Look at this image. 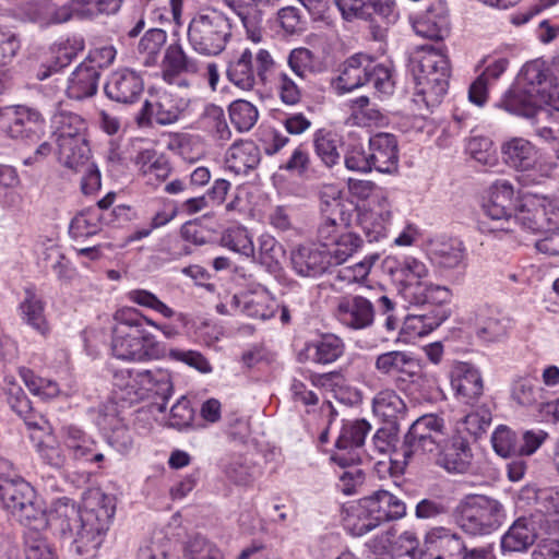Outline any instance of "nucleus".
Returning a JSON list of instances; mask_svg holds the SVG:
<instances>
[{
  "label": "nucleus",
  "instance_id": "1",
  "mask_svg": "<svg viewBox=\"0 0 559 559\" xmlns=\"http://www.w3.org/2000/svg\"><path fill=\"white\" fill-rule=\"evenodd\" d=\"M57 513L63 534H72L75 531V554L84 559L96 557L115 514L114 499L100 490H91L85 496L81 510H76L72 504L66 507L63 512Z\"/></svg>",
  "mask_w": 559,
  "mask_h": 559
},
{
  "label": "nucleus",
  "instance_id": "2",
  "mask_svg": "<svg viewBox=\"0 0 559 559\" xmlns=\"http://www.w3.org/2000/svg\"><path fill=\"white\" fill-rule=\"evenodd\" d=\"M112 328V354L123 360H151L166 356V347L147 333L144 324L155 322L140 314L135 309L116 312Z\"/></svg>",
  "mask_w": 559,
  "mask_h": 559
},
{
  "label": "nucleus",
  "instance_id": "3",
  "mask_svg": "<svg viewBox=\"0 0 559 559\" xmlns=\"http://www.w3.org/2000/svg\"><path fill=\"white\" fill-rule=\"evenodd\" d=\"M230 36L229 19L215 9L193 17L188 29L190 44L204 55H217L223 51Z\"/></svg>",
  "mask_w": 559,
  "mask_h": 559
},
{
  "label": "nucleus",
  "instance_id": "4",
  "mask_svg": "<svg viewBox=\"0 0 559 559\" xmlns=\"http://www.w3.org/2000/svg\"><path fill=\"white\" fill-rule=\"evenodd\" d=\"M460 526L471 535H485L498 528L506 514L503 506L485 495H469L460 504Z\"/></svg>",
  "mask_w": 559,
  "mask_h": 559
},
{
  "label": "nucleus",
  "instance_id": "5",
  "mask_svg": "<svg viewBox=\"0 0 559 559\" xmlns=\"http://www.w3.org/2000/svg\"><path fill=\"white\" fill-rule=\"evenodd\" d=\"M444 420L435 414L417 418L409 427L402 445V464L406 466L416 455L439 451L444 440ZM400 452L396 453L399 455Z\"/></svg>",
  "mask_w": 559,
  "mask_h": 559
},
{
  "label": "nucleus",
  "instance_id": "6",
  "mask_svg": "<svg viewBox=\"0 0 559 559\" xmlns=\"http://www.w3.org/2000/svg\"><path fill=\"white\" fill-rule=\"evenodd\" d=\"M511 94L507 100L559 104V76L555 72H518Z\"/></svg>",
  "mask_w": 559,
  "mask_h": 559
},
{
  "label": "nucleus",
  "instance_id": "7",
  "mask_svg": "<svg viewBox=\"0 0 559 559\" xmlns=\"http://www.w3.org/2000/svg\"><path fill=\"white\" fill-rule=\"evenodd\" d=\"M507 109L532 120L534 134L546 142H559V104L536 105L513 98L506 102Z\"/></svg>",
  "mask_w": 559,
  "mask_h": 559
},
{
  "label": "nucleus",
  "instance_id": "8",
  "mask_svg": "<svg viewBox=\"0 0 559 559\" xmlns=\"http://www.w3.org/2000/svg\"><path fill=\"white\" fill-rule=\"evenodd\" d=\"M134 384L128 391L131 403L142 400L152 401V405L159 413L166 411L167 401L173 394V382L170 373L165 369L142 370L135 373Z\"/></svg>",
  "mask_w": 559,
  "mask_h": 559
},
{
  "label": "nucleus",
  "instance_id": "9",
  "mask_svg": "<svg viewBox=\"0 0 559 559\" xmlns=\"http://www.w3.org/2000/svg\"><path fill=\"white\" fill-rule=\"evenodd\" d=\"M5 124L10 138L36 143L43 133L44 119L36 109L15 105L0 109V128H4Z\"/></svg>",
  "mask_w": 559,
  "mask_h": 559
},
{
  "label": "nucleus",
  "instance_id": "10",
  "mask_svg": "<svg viewBox=\"0 0 559 559\" xmlns=\"http://www.w3.org/2000/svg\"><path fill=\"white\" fill-rule=\"evenodd\" d=\"M559 218V207L546 197L527 195L514 213V223L533 233L549 230Z\"/></svg>",
  "mask_w": 559,
  "mask_h": 559
},
{
  "label": "nucleus",
  "instance_id": "11",
  "mask_svg": "<svg viewBox=\"0 0 559 559\" xmlns=\"http://www.w3.org/2000/svg\"><path fill=\"white\" fill-rule=\"evenodd\" d=\"M370 428L365 419L346 421L336 440L337 452L331 459L342 467L359 464L361 461L359 449L364 445Z\"/></svg>",
  "mask_w": 559,
  "mask_h": 559
},
{
  "label": "nucleus",
  "instance_id": "12",
  "mask_svg": "<svg viewBox=\"0 0 559 559\" xmlns=\"http://www.w3.org/2000/svg\"><path fill=\"white\" fill-rule=\"evenodd\" d=\"M466 545L461 535L438 526L427 532L424 540V559H464Z\"/></svg>",
  "mask_w": 559,
  "mask_h": 559
},
{
  "label": "nucleus",
  "instance_id": "13",
  "mask_svg": "<svg viewBox=\"0 0 559 559\" xmlns=\"http://www.w3.org/2000/svg\"><path fill=\"white\" fill-rule=\"evenodd\" d=\"M513 188L508 182L498 183L493 187L489 201L484 204L485 216L492 221L490 231H511V224L514 223L516 207L513 203Z\"/></svg>",
  "mask_w": 559,
  "mask_h": 559
},
{
  "label": "nucleus",
  "instance_id": "14",
  "mask_svg": "<svg viewBox=\"0 0 559 559\" xmlns=\"http://www.w3.org/2000/svg\"><path fill=\"white\" fill-rule=\"evenodd\" d=\"M281 0H224L226 5L240 19L248 38L253 43L262 40L263 16L266 10L275 8Z\"/></svg>",
  "mask_w": 559,
  "mask_h": 559
},
{
  "label": "nucleus",
  "instance_id": "15",
  "mask_svg": "<svg viewBox=\"0 0 559 559\" xmlns=\"http://www.w3.org/2000/svg\"><path fill=\"white\" fill-rule=\"evenodd\" d=\"M400 17L395 0H367L358 19L370 23V33L374 40L385 39L389 26Z\"/></svg>",
  "mask_w": 559,
  "mask_h": 559
},
{
  "label": "nucleus",
  "instance_id": "16",
  "mask_svg": "<svg viewBox=\"0 0 559 559\" xmlns=\"http://www.w3.org/2000/svg\"><path fill=\"white\" fill-rule=\"evenodd\" d=\"M336 318L345 326L361 330L370 326L374 320L372 302L362 296L342 297L336 307Z\"/></svg>",
  "mask_w": 559,
  "mask_h": 559
},
{
  "label": "nucleus",
  "instance_id": "17",
  "mask_svg": "<svg viewBox=\"0 0 559 559\" xmlns=\"http://www.w3.org/2000/svg\"><path fill=\"white\" fill-rule=\"evenodd\" d=\"M449 13L444 3L435 1L413 21L415 33L424 38L442 40L449 34Z\"/></svg>",
  "mask_w": 559,
  "mask_h": 559
},
{
  "label": "nucleus",
  "instance_id": "18",
  "mask_svg": "<svg viewBox=\"0 0 559 559\" xmlns=\"http://www.w3.org/2000/svg\"><path fill=\"white\" fill-rule=\"evenodd\" d=\"M345 345L341 337L335 334H324L319 340L306 343L299 350L297 359L299 362L312 361L316 364H331L344 354Z\"/></svg>",
  "mask_w": 559,
  "mask_h": 559
},
{
  "label": "nucleus",
  "instance_id": "19",
  "mask_svg": "<svg viewBox=\"0 0 559 559\" xmlns=\"http://www.w3.org/2000/svg\"><path fill=\"white\" fill-rule=\"evenodd\" d=\"M369 160L372 169L391 173L397 167V141L393 134L378 133L369 140Z\"/></svg>",
  "mask_w": 559,
  "mask_h": 559
},
{
  "label": "nucleus",
  "instance_id": "20",
  "mask_svg": "<svg viewBox=\"0 0 559 559\" xmlns=\"http://www.w3.org/2000/svg\"><path fill=\"white\" fill-rule=\"evenodd\" d=\"M501 153L504 163L520 171L535 168L539 158L537 147L523 138H512L503 143Z\"/></svg>",
  "mask_w": 559,
  "mask_h": 559
},
{
  "label": "nucleus",
  "instance_id": "21",
  "mask_svg": "<svg viewBox=\"0 0 559 559\" xmlns=\"http://www.w3.org/2000/svg\"><path fill=\"white\" fill-rule=\"evenodd\" d=\"M415 95L427 106L441 103L449 86L447 72H412Z\"/></svg>",
  "mask_w": 559,
  "mask_h": 559
},
{
  "label": "nucleus",
  "instance_id": "22",
  "mask_svg": "<svg viewBox=\"0 0 559 559\" xmlns=\"http://www.w3.org/2000/svg\"><path fill=\"white\" fill-rule=\"evenodd\" d=\"M261 162L259 146L250 140L235 142L226 153V167L236 175H247Z\"/></svg>",
  "mask_w": 559,
  "mask_h": 559
},
{
  "label": "nucleus",
  "instance_id": "23",
  "mask_svg": "<svg viewBox=\"0 0 559 559\" xmlns=\"http://www.w3.org/2000/svg\"><path fill=\"white\" fill-rule=\"evenodd\" d=\"M452 386L456 395L465 403L474 406L483 396L484 383L477 369L468 364H462L456 368V374L452 379Z\"/></svg>",
  "mask_w": 559,
  "mask_h": 559
},
{
  "label": "nucleus",
  "instance_id": "24",
  "mask_svg": "<svg viewBox=\"0 0 559 559\" xmlns=\"http://www.w3.org/2000/svg\"><path fill=\"white\" fill-rule=\"evenodd\" d=\"M294 270L301 276L314 277L322 274L332 264L326 251L300 246L292 253Z\"/></svg>",
  "mask_w": 559,
  "mask_h": 559
},
{
  "label": "nucleus",
  "instance_id": "25",
  "mask_svg": "<svg viewBox=\"0 0 559 559\" xmlns=\"http://www.w3.org/2000/svg\"><path fill=\"white\" fill-rule=\"evenodd\" d=\"M143 91V81L138 72H114L105 85L106 94L120 103H132Z\"/></svg>",
  "mask_w": 559,
  "mask_h": 559
},
{
  "label": "nucleus",
  "instance_id": "26",
  "mask_svg": "<svg viewBox=\"0 0 559 559\" xmlns=\"http://www.w3.org/2000/svg\"><path fill=\"white\" fill-rule=\"evenodd\" d=\"M374 367L385 376L404 374L409 378L416 376L419 369L417 360L411 354L402 350L380 354L376 359Z\"/></svg>",
  "mask_w": 559,
  "mask_h": 559
},
{
  "label": "nucleus",
  "instance_id": "27",
  "mask_svg": "<svg viewBox=\"0 0 559 559\" xmlns=\"http://www.w3.org/2000/svg\"><path fill=\"white\" fill-rule=\"evenodd\" d=\"M373 413L389 426L399 427L404 419L407 407L404 401L393 390H382L373 399Z\"/></svg>",
  "mask_w": 559,
  "mask_h": 559
},
{
  "label": "nucleus",
  "instance_id": "28",
  "mask_svg": "<svg viewBox=\"0 0 559 559\" xmlns=\"http://www.w3.org/2000/svg\"><path fill=\"white\" fill-rule=\"evenodd\" d=\"M472 450L467 440L461 436L453 437L451 444L445 448L440 464L449 472L466 473L472 463Z\"/></svg>",
  "mask_w": 559,
  "mask_h": 559
},
{
  "label": "nucleus",
  "instance_id": "29",
  "mask_svg": "<svg viewBox=\"0 0 559 559\" xmlns=\"http://www.w3.org/2000/svg\"><path fill=\"white\" fill-rule=\"evenodd\" d=\"M21 525L27 528L26 533H43L49 526V516L35 496L11 514Z\"/></svg>",
  "mask_w": 559,
  "mask_h": 559
},
{
  "label": "nucleus",
  "instance_id": "30",
  "mask_svg": "<svg viewBox=\"0 0 559 559\" xmlns=\"http://www.w3.org/2000/svg\"><path fill=\"white\" fill-rule=\"evenodd\" d=\"M536 539L535 528L525 519H518L501 538V547L504 551H523L534 544Z\"/></svg>",
  "mask_w": 559,
  "mask_h": 559
},
{
  "label": "nucleus",
  "instance_id": "31",
  "mask_svg": "<svg viewBox=\"0 0 559 559\" xmlns=\"http://www.w3.org/2000/svg\"><path fill=\"white\" fill-rule=\"evenodd\" d=\"M60 163L73 170L80 173L88 167L90 146L85 138H76L72 142H66L58 146Z\"/></svg>",
  "mask_w": 559,
  "mask_h": 559
},
{
  "label": "nucleus",
  "instance_id": "32",
  "mask_svg": "<svg viewBox=\"0 0 559 559\" xmlns=\"http://www.w3.org/2000/svg\"><path fill=\"white\" fill-rule=\"evenodd\" d=\"M23 319L28 325L39 332L43 336H47L50 328L44 313V302L36 295L33 288L25 289V298L20 305Z\"/></svg>",
  "mask_w": 559,
  "mask_h": 559
},
{
  "label": "nucleus",
  "instance_id": "33",
  "mask_svg": "<svg viewBox=\"0 0 559 559\" xmlns=\"http://www.w3.org/2000/svg\"><path fill=\"white\" fill-rule=\"evenodd\" d=\"M52 124L55 128L53 136L58 146L66 142H72L76 138H85V122L75 114L60 112L53 116Z\"/></svg>",
  "mask_w": 559,
  "mask_h": 559
},
{
  "label": "nucleus",
  "instance_id": "34",
  "mask_svg": "<svg viewBox=\"0 0 559 559\" xmlns=\"http://www.w3.org/2000/svg\"><path fill=\"white\" fill-rule=\"evenodd\" d=\"M34 488L22 477L0 490V501L4 510L12 514L22 504L35 498Z\"/></svg>",
  "mask_w": 559,
  "mask_h": 559
},
{
  "label": "nucleus",
  "instance_id": "35",
  "mask_svg": "<svg viewBox=\"0 0 559 559\" xmlns=\"http://www.w3.org/2000/svg\"><path fill=\"white\" fill-rule=\"evenodd\" d=\"M432 260L444 269H455L464 261V248L460 241H439L432 245Z\"/></svg>",
  "mask_w": 559,
  "mask_h": 559
},
{
  "label": "nucleus",
  "instance_id": "36",
  "mask_svg": "<svg viewBox=\"0 0 559 559\" xmlns=\"http://www.w3.org/2000/svg\"><path fill=\"white\" fill-rule=\"evenodd\" d=\"M98 72H71L66 93L69 98L81 100L97 91Z\"/></svg>",
  "mask_w": 559,
  "mask_h": 559
},
{
  "label": "nucleus",
  "instance_id": "37",
  "mask_svg": "<svg viewBox=\"0 0 559 559\" xmlns=\"http://www.w3.org/2000/svg\"><path fill=\"white\" fill-rule=\"evenodd\" d=\"M313 142L317 155L326 166L332 167L340 160L341 140L335 133L319 130L314 134Z\"/></svg>",
  "mask_w": 559,
  "mask_h": 559
},
{
  "label": "nucleus",
  "instance_id": "38",
  "mask_svg": "<svg viewBox=\"0 0 559 559\" xmlns=\"http://www.w3.org/2000/svg\"><path fill=\"white\" fill-rule=\"evenodd\" d=\"M228 111L231 123L239 132L251 130L259 118L255 106L243 99L233 102L229 105Z\"/></svg>",
  "mask_w": 559,
  "mask_h": 559
},
{
  "label": "nucleus",
  "instance_id": "39",
  "mask_svg": "<svg viewBox=\"0 0 559 559\" xmlns=\"http://www.w3.org/2000/svg\"><path fill=\"white\" fill-rule=\"evenodd\" d=\"M361 245V239L350 231H345L336 238L335 243L325 248L332 264L344 263Z\"/></svg>",
  "mask_w": 559,
  "mask_h": 559
},
{
  "label": "nucleus",
  "instance_id": "40",
  "mask_svg": "<svg viewBox=\"0 0 559 559\" xmlns=\"http://www.w3.org/2000/svg\"><path fill=\"white\" fill-rule=\"evenodd\" d=\"M93 445V441L81 429L73 426L66 429L64 447L73 460H88Z\"/></svg>",
  "mask_w": 559,
  "mask_h": 559
},
{
  "label": "nucleus",
  "instance_id": "41",
  "mask_svg": "<svg viewBox=\"0 0 559 559\" xmlns=\"http://www.w3.org/2000/svg\"><path fill=\"white\" fill-rule=\"evenodd\" d=\"M284 257L285 250L273 236L264 234L259 238V260L270 272L278 270Z\"/></svg>",
  "mask_w": 559,
  "mask_h": 559
},
{
  "label": "nucleus",
  "instance_id": "42",
  "mask_svg": "<svg viewBox=\"0 0 559 559\" xmlns=\"http://www.w3.org/2000/svg\"><path fill=\"white\" fill-rule=\"evenodd\" d=\"M365 511L359 501L344 519V526L353 536H362L380 526L372 516H369V512Z\"/></svg>",
  "mask_w": 559,
  "mask_h": 559
},
{
  "label": "nucleus",
  "instance_id": "43",
  "mask_svg": "<svg viewBox=\"0 0 559 559\" xmlns=\"http://www.w3.org/2000/svg\"><path fill=\"white\" fill-rule=\"evenodd\" d=\"M202 120L206 127L214 131L215 138L222 144H225L231 139V131L225 119V114L222 107L210 104L205 107Z\"/></svg>",
  "mask_w": 559,
  "mask_h": 559
},
{
  "label": "nucleus",
  "instance_id": "44",
  "mask_svg": "<svg viewBox=\"0 0 559 559\" xmlns=\"http://www.w3.org/2000/svg\"><path fill=\"white\" fill-rule=\"evenodd\" d=\"M525 493L533 495L536 510L544 514H559V487H528Z\"/></svg>",
  "mask_w": 559,
  "mask_h": 559
},
{
  "label": "nucleus",
  "instance_id": "45",
  "mask_svg": "<svg viewBox=\"0 0 559 559\" xmlns=\"http://www.w3.org/2000/svg\"><path fill=\"white\" fill-rule=\"evenodd\" d=\"M221 243L246 257H251L254 253L252 240L248 235V230L243 227L227 229L221 237Z\"/></svg>",
  "mask_w": 559,
  "mask_h": 559
},
{
  "label": "nucleus",
  "instance_id": "46",
  "mask_svg": "<svg viewBox=\"0 0 559 559\" xmlns=\"http://www.w3.org/2000/svg\"><path fill=\"white\" fill-rule=\"evenodd\" d=\"M391 492L386 490H378L373 492L371 496L365 497L359 501L362 503V508H365V512H369V516H372L379 525L384 522H388V516L390 514V510L388 509V503H390Z\"/></svg>",
  "mask_w": 559,
  "mask_h": 559
},
{
  "label": "nucleus",
  "instance_id": "47",
  "mask_svg": "<svg viewBox=\"0 0 559 559\" xmlns=\"http://www.w3.org/2000/svg\"><path fill=\"white\" fill-rule=\"evenodd\" d=\"M188 559H224L222 551L203 536H193L187 544Z\"/></svg>",
  "mask_w": 559,
  "mask_h": 559
},
{
  "label": "nucleus",
  "instance_id": "48",
  "mask_svg": "<svg viewBox=\"0 0 559 559\" xmlns=\"http://www.w3.org/2000/svg\"><path fill=\"white\" fill-rule=\"evenodd\" d=\"M26 559H56V555L43 533H25Z\"/></svg>",
  "mask_w": 559,
  "mask_h": 559
},
{
  "label": "nucleus",
  "instance_id": "49",
  "mask_svg": "<svg viewBox=\"0 0 559 559\" xmlns=\"http://www.w3.org/2000/svg\"><path fill=\"white\" fill-rule=\"evenodd\" d=\"M492 445L495 451L503 456L508 457L511 455L519 454L520 448L516 440L515 433L506 426H500L496 429L492 435Z\"/></svg>",
  "mask_w": 559,
  "mask_h": 559
},
{
  "label": "nucleus",
  "instance_id": "50",
  "mask_svg": "<svg viewBox=\"0 0 559 559\" xmlns=\"http://www.w3.org/2000/svg\"><path fill=\"white\" fill-rule=\"evenodd\" d=\"M491 423V412L485 406H478L474 411L469 412L463 419L465 430L474 436L478 437L489 427Z\"/></svg>",
  "mask_w": 559,
  "mask_h": 559
},
{
  "label": "nucleus",
  "instance_id": "51",
  "mask_svg": "<svg viewBox=\"0 0 559 559\" xmlns=\"http://www.w3.org/2000/svg\"><path fill=\"white\" fill-rule=\"evenodd\" d=\"M539 395L540 389L535 385L532 379L520 378L514 381L512 386V397L520 405L532 406L537 402Z\"/></svg>",
  "mask_w": 559,
  "mask_h": 559
},
{
  "label": "nucleus",
  "instance_id": "52",
  "mask_svg": "<svg viewBox=\"0 0 559 559\" xmlns=\"http://www.w3.org/2000/svg\"><path fill=\"white\" fill-rule=\"evenodd\" d=\"M338 215H325L317 229V240L325 249L335 243L336 238L345 233L342 224L337 223Z\"/></svg>",
  "mask_w": 559,
  "mask_h": 559
},
{
  "label": "nucleus",
  "instance_id": "53",
  "mask_svg": "<svg viewBox=\"0 0 559 559\" xmlns=\"http://www.w3.org/2000/svg\"><path fill=\"white\" fill-rule=\"evenodd\" d=\"M428 284L421 281H411L409 276L404 280L401 288L399 289L400 296L409 305L423 306L426 305Z\"/></svg>",
  "mask_w": 559,
  "mask_h": 559
},
{
  "label": "nucleus",
  "instance_id": "54",
  "mask_svg": "<svg viewBox=\"0 0 559 559\" xmlns=\"http://www.w3.org/2000/svg\"><path fill=\"white\" fill-rule=\"evenodd\" d=\"M116 58V49L105 46L90 52L88 63L80 62L74 70H102L109 67Z\"/></svg>",
  "mask_w": 559,
  "mask_h": 559
},
{
  "label": "nucleus",
  "instance_id": "55",
  "mask_svg": "<svg viewBox=\"0 0 559 559\" xmlns=\"http://www.w3.org/2000/svg\"><path fill=\"white\" fill-rule=\"evenodd\" d=\"M295 79L286 73L281 75L280 95L281 99L288 105H295L300 100L299 82L304 80V72H294Z\"/></svg>",
  "mask_w": 559,
  "mask_h": 559
},
{
  "label": "nucleus",
  "instance_id": "56",
  "mask_svg": "<svg viewBox=\"0 0 559 559\" xmlns=\"http://www.w3.org/2000/svg\"><path fill=\"white\" fill-rule=\"evenodd\" d=\"M193 417L194 411L189 400L181 397L170 409V426L178 429L189 427Z\"/></svg>",
  "mask_w": 559,
  "mask_h": 559
},
{
  "label": "nucleus",
  "instance_id": "57",
  "mask_svg": "<svg viewBox=\"0 0 559 559\" xmlns=\"http://www.w3.org/2000/svg\"><path fill=\"white\" fill-rule=\"evenodd\" d=\"M322 215H341V191L334 186H326L320 192Z\"/></svg>",
  "mask_w": 559,
  "mask_h": 559
},
{
  "label": "nucleus",
  "instance_id": "58",
  "mask_svg": "<svg viewBox=\"0 0 559 559\" xmlns=\"http://www.w3.org/2000/svg\"><path fill=\"white\" fill-rule=\"evenodd\" d=\"M169 357L174 360L185 362L188 366L195 368L197 370H199L201 372H210L211 371L210 362L199 352L170 349Z\"/></svg>",
  "mask_w": 559,
  "mask_h": 559
},
{
  "label": "nucleus",
  "instance_id": "59",
  "mask_svg": "<svg viewBox=\"0 0 559 559\" xmlns=\"http://www.w3.org/2000/svg\"><path fill=\"white\" fill-rule=\"evenodd\" d=\"M418 63L419 70H449L451 67L447 55L433 47L424 49Z\"/></svg>",
  "mask_w": 559,
  "mask_h": 559
},
{
  "label": "nucleus",
  "instance_id": "60",
  "mask_svg": "<svg viewBox=\"0 0 559 559\" xmlns=\"http://www.w3.org/2000/svg\"><path fill=\"white\" fill-rule=\"evenodd\" d=\"M372 72H341L336 80L333 81V86L340 93L350 92L364 85L371 79Z\"/></svg>",
  "mask_w": 559,
  "mask_h": 559
},
{
  "label": "nucleus",
  "instance_id": "61",
  "mask_svg": "<svg viewBox=\"0 0 559 559\" xmlns=\"http://www.w3.org/2000/svg\"><path fill=\"white\" fill-rule=\"evenodd\" d=\"M449 512V507L438 499H423L415 508V515L419 520H430L442 516Z\"/></svg>",
  "mask_w": 559,
  "mask_h": 559
},
{
  "label": "nucleus",
  "instance_id": "62",
  "mask_svg": "<svg viewBox=\"0 0 559 559\" xmlns=\"http://www.w3.org/2000/svg\"><path fill=\"white\" fill-rule=\"evenodd\" d=\"M20 48L16 35L10 29L0 27V67L7 66Z\"/></svg>",
  "mask_w": 559,
  "mask_h": 559
},
{
  "label": "nucleus",
  "instance_id": "63",
  "mask_svg": "<svg viewBox=\"0 0 559 559\" xmlns=\"http://www.w3.org/2000/svg\"><path fill=\"white\" fill-rule=\"evenodd\" d=\"M171 173V166L169 160L162 154H159L156 162L148 166V169L144 171L143 177L146 183L152 186H158L164 182Z\"/></svg>",
  "mask_w": 559,
  "mask_h": 559
},
{
  "label": "nucleus",
  "instance_id": "64",
  "mask_svg": "<svg viewBox=\"0 0 559 559\" xmlns=\"http://www.w3.org/2000/svg\"><path fill=\"white\" fill-rule=\"evenodd\" d=\"M185 107L174 105L168 98L156 104L155 120L158 124H170L176 122L182 114Z\"/></svg>",
  "mask_w": 559,
  "mask_h": 559
}]
</instances>
